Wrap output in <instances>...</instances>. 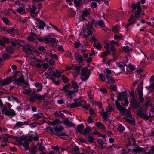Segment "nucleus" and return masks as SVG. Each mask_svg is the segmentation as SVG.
Masks as SVG:
<instances>
[{"label": "nucleus", "instance_id": "55", "mask_svg": "<svg viewBox=\"0 0 154 154\" xmlns=\"http://www.w3.org/2000/svg\"><path fill=\"white\" fill-rule=\"evenodd\" d=\"M51 38L49 37L48 38H46L44 40V42L46 43H48L50 42Z\"/></svg>", "mask_w": 154, "mask_h": 154}, {"label": "nucleus", "instance_id": "22", "mask_svg": "<svg viewBox=\"0 0 154 154\" xmlns=\"http://www.w3.org/2000/svg\"><path fill=\"white\" fill-rule=\"evenodd\" d=\"M81 106V103L80 102H75V103L70 105L69 107L71 108H74Z\"/></svg>", "mask_w": 154, "mask_h": 154}, {"label": "nucleus", "instance_id": "45", "mask_svg": "<svg viewBox=\"0 0 154 154\" xmlns=\"http://www.w3.org/2000/svg\"><path fill=\"white\" fill-rule=\"evenodd\" d=\"M2 57L5 60H8L10 58V57L8 54L5 53L3 54Z\"/></svg>", "mask_w": 154, "mask_h": 154}, {"label": "nucleus", "instance_id": "1", "mask_svg": "<svg viewBox=\"0 0 154 154\" xmlns=\"http://www.w3.org/2000/svg\"><path fill=\"white\" fill-rule=\"evenodd\" d=\"M63 130V128L61 126H56L54 129L55 133L54 134L60 137L62 139H64V137H62L61 136L68 137V135L62 132Z\"/></svg>", "mask_w": 154, "mask_h": 154}, {"label": "nucleus", "instance_id": "60", "mask_svg": "<svg viewBox=\"0 0 154 154\" xmlns=\"http://www.w3.org/2000/svg\"><path fill=\"white\" fill-rule=\"evenodd\" d=\"M81 43L79 42H75L74 43V45L75 46V47L77 48L79 47V46L81 45Z\"/></svg>", "mask_w": 154, "mask_h": 154}, {"label": "nucleus", "instance_id": "16", "mask_svg": "<svg viewBox=\"0 0 154 154\" xmlns=\"http://www.w3.org/2000/svg\"><path fill=\"white\" fill-rule=\"evenodd\" d=\"M132 8L133 10H135L137 8V10H141V8L140 6V2H138L137 4H133L132 6Z\"/></svg>", "mask_w": 154, "mask_h": 154}, {"label": "nucleus", "instance_id": "36", "mask_svg": "<svg viewBox=\"0 0 154 154\" xmlns=\"http://www.w3.org/2000/svg\"><path fill=\"white\" fill-rule=\"evenodd\" d=\"M74 2L75 4V5L76 7L80 6L81 5H82V0H75L74 1Z\"/></svg>", "mask_w": 154, "mask_h": 154}, {"label": "nucleus", "instance_id": "23", "mask_svg": "<svg viewBox=\"0 0 154 154\" xmlns=\"http://www.w3.org/2000/svg\"><path fill=\"white\" fill-rule=\"evenodd\" d=\"M75 60H77L78 62L79 63H81L83 62V57L80 54H78V55L76 56L75 57Z\"/></svg>", "mask_w": 154, "mask_h": 154}, {"label": "nucleus", "instance_id": "50", "mask_svg": "<svg viewBox=\"0 0 154 154\" xmlns=\"http://www.w3.org/2000/svg\"><path fill=\"white\" fill-rule=\"evenodd\" d=\"M69 11L70 14V16L72 17H73L75 15V12L71 9L69 10Z\"/></svg>", "mask_w": 154, "mask_h": 154}, {"label": "nucleus", "instance_id": "57", "mask_svg": "<svg viewBox=\"0 0 154 154\" xmlns=\"http://www.w3.org/2000/svg\"><path fill=\"white\" fill-rule=\"evenodd\" d=\"M93 28L92 25L89 23L86 26V29L87 30H91L93 29Z\"/></svg>", "mask_w": 154, "mask_h": 154}, {"label": "nucleus", "instance_id": "8", "mask_svg": "<svg viewBox=\"0 0 154 154\" xmlns=\"http://www.w3.org/2000/svg\"><path fill=\"white\" fill-rule=\"evenodd\" d=\"M118 94L117 99L119 101L121 100L122 99H124L127 98V94L125 93L119 92Z\"/></svg>", "mask_w": 154, "mask_h": 154}, {"label": "nucleus", "instance_id": "11", "mask_svg": "<svg viewBox=\"0 0 154 154\" xmlns=\"http://www.w3.org/2000/svg\"><path fill=\"white\" fill-rule=\"evenodd\" d=\"M106 77L107 79L106 82L110 84L113 83L115 82V80L113 79V78L112 76L106 75Z\"/></svg>", "mask_w": 154, "mask_h": 154}, {"label": "nucleus", "instance_id": "10", "mask_svg": "<svg viewBox=\"0 0 154 154\" xmlns=\"http://www.w3.org/2000/svg\"><path fill=\"white\" fill-rule=\"evenodd\" d=\"M23 7H20L16 9V11L20 14H23L26 13L25 10L24 8L25 7V5H22Z\"/></svg>", "mask_w": 154, "mask_h": 154}, {"label": "nucleus", "instance_id": "52", "mask_svg": "<svg viewBox=\"0 0 154 154\" xmlns=\"http://www.w3.org/2000/svg\"><path fill=\"white\" fill-rule=\"evenodd\" d=\"M49 56L50 57L54 58L55 59H58V56L55 54H50Z\"/></svg>", "mask_w": 154, "mask_h": 154}, {"label": "nucleus", "instance_id": "28", "mask_svg": "<svg viewBox=\"0 0 154 154\" xmlns=\"http://www.w3.org/2000/svg\"><path fill=\"white\" fill-rule=\"evenodd\" d=\"M117 109L119 110V111H120L121 114L123 115L125 113V110L124 107H123L121 106H120L118 107Z\"/></svg>", "mask_w": 154, "mask_h": 154}, {"label": "nucleus", "instance_id": "32", "mask_svg": "<svg viewBox=\"0 0 154 154\" xmlns=\"http://www.w3.org/2000/svg\"><path fill=\"white\" fill-rule=\"evenodd\" d=\"M47 131L51 134H54L55 133V131H53V128L51 127H47L46 128Z\"/></svg>", "mask_w": 154, "mask_h": 154}, {"label": "nucleus", "instance_id": "34", "mask_svg": "<svg viewBox=\"0 0 154 154\" xmlns=\"http://www.w3.org/2000/svg\"><path fill=\"white\" fill-rule=\"evenodd\" d=\"M94 47H96L98 50H100L101 48V46L99 41L97 43H94Z\"/></svg>", "mask_w": 154, "mask_h": 154}, {"label": "nucleus", "instance_id": "39", "mask_svg": "<svg viewBox=\"0 0 154 154\" xmlns=\"http://www.w3.org/2000/svg\"><path fill=\"white\" fill-rule=\"evenodd\" d=\"M91 131V128L90 127L87 126V127L85 129L83 134L84 135H86L90 131Z\"/></svg>", "mask_w": 154, "mask_h": 154}, {"label": "nucleus", "instance_id": "12", "mask_svg": "<svg viewBox=\"0 0 154 154\" xmlns=\"http://www.w3.org/2000/svg\"><path fill=\"white\" fill-rule=\"evenodd\" d=\"M84 126L83 124L79 125L77 127L76 131L77 133L80 132L81 133H83V129L84 128Z\"/></svg>", "mask_w": 154, "mask_h": 154}, {"label": "nucleus", "instance_id": "49", "mask_svg": "<svg viewBox=\"0 0 154 154\" xmlns=\"http://www.w3.org/2000/svg\"><path fill=\"white\" fill-rule=\"evenodd\" d=\"M72 85L73 88H78L79 87V85L77 84L76 82L72 81Z\"/></svg>", "mask_w": 154, "mask_h": 154}, {"label": "nucleus", "instance_id": "54", "mask_svg": "<svg viewBox=\"0 0 154 154\" xmlns=\"http://www.w3.org/2000/svg\"><path fill=\"white\" fill-rule=\"evenodd\" d=\"M102 115L103 116V118L105 119H107V116L108 115L107 112H104L102 114Z\"/></svg>", "mask_w": 154, "mask_h": 154}, {"label": "nucleus", "instance_id": "26", "mask_svg": "<svg viewBox=\"0 0 154 154\" xmlns=\"http://www.w3.org/2000/svg\"><path fill=\"white\" fill-rule=\"evenodd\" d=\"M96 125L100 129L104 130L105 129V126L102 124L100 122L96 123Z\"/></svg>", "mask_w": 154, "mask_h": 154}, {"label": "nucleus", "instance_id": "4", "mask_svg": "<svg viewBox=\"0 0 154 154\" xmlns=\"http://www.w3.org/2000/svg\"><path fill=\"white\" fill-rule=\"evenodd\" d=\"M22 46L23 51L26 53H31L35 51L34 48L28 45H26Z\"/></svg>", "mask_w": 154, "mask_h": 154}, {"label": "nucleus", "instance_id": "2", "mask_svg": "<svg viewBox=\"0 0 154 154\" xmlns=\"http://www.w3.org/2000/svg\"><path fill=\"white\" fill-rule=\"evenodd\" d=\"M91 72L85 68H84L82 70L80 75L81 79L82 81H86L87 80L90 76Z\"/></svg>", "mask_w": 154, "mask_h": 154}, {"label": "nucleus", "instance_id": "58", "mask_svg": "<svg viewBox=\"0 0 154 154\" xmlns=\"http://www.w3.org/2000/svg\"><path fill=\"white\" fill-rule=\"evenodd\" d=\"M118 130L120 131H123L125 130V128L122 125H120L118 127Z\"/></svg>", "mask_w": 154, "mask_h": 154}, {"label": "nucleus", "instance_id": "47", "mask_svg": "<svg viewBox=\"0 0 154 154\" xmlns=\"http://www.w3.org/2000/svg\"><path fill=\"white\" fill-rule=\"evenodd\" d=\"M141 10L139 11V10H137L136 11L135 13V18H137L140 14L141 11Z\"/></svg>", "mask_w": 154, "mask_h": 154}, {"label": "nucleus", "instance_id": "5", "mask_svg": "<svg viewBox=\"0 0 154 154\" xmlns=\"http://www.w3.org/2000/svg\"><path fill=\"white\" fill-rule=\"evenodd\" d=\"M12 81V77L5 79L3 80H2L0 82V85L2 86H3L8 85L11 83Z\"/></svg>", "mask_w": 154, "mask_h": 154}, {"label": "nucleus", "instance_id": "19", "mask_svg": "<svg viewBox=\"0 0 154 154\" xmlns=\"http://www.w3.org/2000/svg\"><path fill=\"white\" fill-rule=\"evenodd\" d=\"M89 15V12L87 10L84 11L82 12V16L83 20H86L85 17L88 16Z\"/></svg>", "mask_w": 154, "mask_h": 154}, {"label": "nucleus", "instance_id": "37", "mask_svg": "<svg viewBox=\"0 0 154 154\" xmlns=\"http://www.w3.org/2000/svg\"><path fill=\"white\" fill-rule=\"evenodd\" d=\"M133 151L135 152H140L143 151V149L140 147H137L136 148L132 149Z\"/></svg>", "mask_w": 154, "mask_h": 154}, {"label": "nucleus", "instance_id": "30", "mask_svg": "<svg viewBox=\"0 0 154 154\" xmlns=\"http://www.w3.org/2000/svg\"><path fill=\"white\" fill-rule=\"evenodd\" d=\"M35 97L36 99L41 100L45 98V96L44 95H41L38 94H35Z\"/></svg>", "mask_w": 154, "mask_h": 154}, {"label": "nucleus", "instance_id": "64", "mask_svg": "<svg viewBox=\"0 0 154 154\" xmlns=\"http://www.w3.org/2000/svg\"><path fill=\"white\" fill-rule=\"evenodd\" d=\"M150 116L151 117L154 116V109H153L151 111L150 114Z\"/></svg>", "mask_w": 154, "mask_h": 154}, {"label": "nucleus", "instance_id": "17", "mask_svg": "<svg viewBox=\"0 0 154 154\" xmlns=\"http://www.w3.org/2000/svg\"><path fill=\"white\" fill-rule=\"evenodd\" d=\"M43 117V115L42 113L35 114L33 115L34 119H39Z\"/></svg>", "mask_w": 154, "mask_h": 154}, {"label": "nucleus", "instance_id": "31", "mask_svg": "<svg viewBox=\"0 0 154 154\" xmlns=\"http://www.w3.org/2000/svg\"><path fill=\"white\" fill-rule=\"evenodd\" d=\"M30 12L32 14H34L35 13L36 8L35 6L33 5L31 8L30 6L29 7Z\"/></svg>", "mask_w": 154, "mask_h": 154}, {"label": "nucleus", "instance_id": "20", "mask_svg": "<svg viewBox=\"0 0 154 154\" xmlns=\"http://www.w3.org/2000/svg\"><path fill=\"white\" fill-rule=\"evenodd\" d=\"M64 124L68 127H74L75 125L71 122H70L68 119H66L64 122Z\"/></svg>", "mask_w": 154, "mask_h": 154}, {"label": "nucleus", "instance_id": "43", "mask_svg": "<svg viewBox=\"0 0 154 154\" xmlns=\"http://www.w3.org/2000/svg\"><path fill=\"white\" fill-rule=\"evenodd\" d=\"M138 100L140 103H142L144 100V99L143 95H138Z\"/></svg>", "mask_w": 154, "mask_h": 154}, {"label": "nucleus", "instance_id": "15", "mask_svg": "<svg viewBox=\"0 0 154 154\" xmlns=\"http://www.w3.org/2000/svg\"><path fill=\"white\" fill-rule=\"evenodd\" d=\"M15 82L20 85H22L23 83H25V84H26L24 82V79L22 77L17 79Z\"/></svg>", "mask_w": 154, "mask_h": 154}, {"label": "nucleus", "instance_id": "33", "mask_svg": "<svg viewBox=\"0 0 154 154\" xmlns=\"http://www.w3.org/2000/svg\"><path fill=\"white\" fill-rule=\"evenodd\" d=\"M55 72L54 73L53 76L57 78H59L60 77V74L62 72H60L56 69H55Z\"/></svg>", "mask_w": 154, "mask_h": 154}, {"label": "nucleus", "instance_id": "40", "mask_svg": "<svg viewBox=\"0 0 154 154\" xmlns=\"http://www.w3.org/2000/svg\"><path fill=\"white\" fill-rule=\"evenodd\" d=\"M24 123L22 122H17L15 125L14 126V128H18L19 127L22 126L24 125Z\"/></svg>", "mask_w": 154, "mask_h": 154}, {"label": "nucleus", "instance_id": "35", "mask_svg": "<svg viewBox=\"0 0 154 154\" xmlns=\"http://www.w3.org/2000/svg\"><path fill=\"white\" fill-rule=\"evenodd\" d=\"M55 115L57 117H59L63 118L64 117V114L61 112H55Z\"/></svg>", "mask_w": 154, "mask_h": 154}, {"label": "nucleus", "instance_id": "3", "mask_svg": "<svg viewBox=\"0 0 154 154\" xmlns=\"http://www.w3.org/2000/svg\"><path fill=\"white\" fill-rule=\"evenodd\" d=\"M2 111L3 114H4L6 116H14L16 115L15 112L13 109H8L5 106L3 107L2 109Z\"/></svg>", "mask_w": 154, "mask_h": 154}, {"label": "nucleus", "instance_id": "42", "mask_svg": "<svg viewBox=\"0 0 154 154\" xmlns=\"http://www.w3.org/2000/svg\"><path fill=\"white\" fill-rule=\"evenodd\" d=\"M112 30L116 33H119V28L117 26H116L113 28L112 29Z\"/></svg>", "mask_w": 154, "mask_h": 154}, {"label": "nucleus", "instance_id": "9", "mask_svg": "<svg viewBox=\"0 0 154 154\" xmlns=\"http://www.w3.org/2000/svg\"><path fill=\"white\" fill-rule=\"evenodd\" d=\"M36 26H38L39 29L43 28L45 26V24L43 21L37 20Z\"/></svg>", "mask_w": 154, "mask_h": 154}, {"label": "nucleus", "instance_id": "44", "mask_svg": "<svg viewBox=\"0 0 154 154\" xmlns=\"http://www.w3.org/2000/svg\"><path fill=\"white\" fill-rule=\"evenodd\" d=\"M98 24L100 27H104L105 26V24L103 20L99 21Z\"/></svg>", "mask_w": 154, "mask_h": 154}, {"label": "nucleus", "instance_id": "51", "mask_svg": "<svg viewBox=\"0 0 154 154\" xmlns=\"http://www.w3.org/2000/svg\"><path fill=\"white\" fill-rule=\"evenodd\" d=\"M2 20L3 22L6 24L8 25L10 23L9 20L7 19L3 18H2Z\"/></svg>", "mask_w": 154, "mask_h": 154}, {"label": "nucleus", "instance_id": "14", "mask_svg": "<svg viewBox=\"0 0 154 154\" xmlns=\"http://www.w3.org/2000/svg\"><path fill=\"white\" fill-rule=\"evenodd\" d=\"M146 111L145 112V113L143 112H142L140 113V115L142 118L145 119H149L151 117L150 116V115L149 116L146 115Z\"/></svg>", "mask_w": 154, "mask_h": 154}, {"label": "nucleus", "instance_id": "46", "mask_svg": "<svg viewBox=\"0 0 154 154\" xmlns=\"http://www.w3.org/2000/svg\"><path fill=\"white\" fill-rule=\"evenodd\" d=\"M109 88L113 91H117V86L114 85H112L109 86Z\"/></svg>", "mask_w": 154, "mask_h": 154}, {"label": "nucleus", "instance_id": "63", "mask_svg": "<svg viewBox=\"0 0 154 154\" xmlns=\"http://www.w3.org/2000/svg\"><path fill=\"white\" fill-rule=\"evenodd\" d=\"M154 152V146H152L151 147V149L149 151V153L150 154H151L153 153Z\"/></svg>", "mask_w": 154, "mask_h": 154}, {"label": "nucleus", "instance_id": "38", "mask_svg": "<svg viewBox=\"0 0 154 154\" xmlns=\"http://www.w3.org/2000/svg\"><path fill=\"white\" fill-rule=\"evenodd\" d=\"M69 85H66L65 86H64L63 88L61 89L62 91H64V92L66 93L67 91H68V90L69 89Z\"/></svg>", "mask_w": 154, "mask_h": 154}, {"label": "nucleus", "instance_id": "6", "mask_svg": "<svg viewBox=\"0 0 154 154\" xmlns=\"http://www.w3.org/2000/svg\"><path fill=\"white\" fill-rule=\"evenodd\" d=\"M10 42L8 38L3 37L2 39H0V44L2 46L4 47L5 46V44H8Z\"/></svg>", "mask_w": 154, "mask_h": 154}, {"label": "nucleus", "instance_id": "13", "mask_svg": "<svg viewBox=\"0 0 154 154\" xmlns=\"http://www.w3.org/2000/svg\"><path fill=\"white\" fill-rule=\"evenodd\" d=\"M38 148L35 146H34L29 150L30 154H35L37 151Z\"/></svg>", "mask_w": 154, "mask_h": 154}, {"label": "nucleus", "instance_id": "41", "mask_svg": "<svg viewBox=\"0 0 154 154\" xmlns=\"http://www.w3.org/2000/svg\"><path fill=\"white\" fill-rule=\"evenodd\" d=\"M118 66L121 68L122 69H123L124 67L126 66V64L125 63H123L122 62H120L117 64Z\"/></svg>", "mask_w": 154, "mask_h": 154}, {"label": "nucleus", "instance_id": "21", "mask_svg": "<svg viewBox=\"0 0 154 154\" xmlns=\"http://www.w3.org/2000/svg\"><path fill=\"white\" fill-rule=\"evenodd\" d=\"M27 136H22L20 138V140L18 141L19 145H21L22 144L23 142L26 140Z\"/></svg>", "mask_w": 154, "mask_h": 154}, {"label": "nucleus", "instance_id": "61", "mask_svg": "<svg viewBox=\"0 0 154 154\" xmlns=\"http://www.w3.org/2000/svg\"><path fill=\"white\" fill-rule=\"evenodd\" d=\"M35 98L33 96H31L29 99V101L32 103L34 102L35 100Z\"/></svg>", "mask_w": 154, "mask_h": 154}, {"label": "nucleus", "instance_id": "29", "mask_svg": "<svg viewBox=\"0 0 154 154\" xmlns=\"http://www.w3.org/2000/svg\"><path fill=\"white\" fill-rule=\"evenodd\" d=\"M123 50L125 52L129 53L132 51V49L129 46H124L123 48Z\"/></svg>", "mask_w": 154, "mask_h": 154}, {"label": "nucleus", "instance_id": "7", "mask_svg": "<svg viewBox=\"0 0 154 154\" xmlns=\"http://www.w3.org/2000/svg\"><path fill=\"white\" fill-rule=\"evenodd\" d=\"M131 103L132 106L135 109L138 108L140 106V103L137 102L134 99V97L133 96Z\"/></svg>", "mask_w": 154, "mask_h": 154}, {"label": "nucleus", "instance_id": "59", "mask_svg": "<svg viewBox=\"0 0 154 154\" xmlns=\"http://www.w3.org/2000/svg\"><path fill=\"white\" fill-rule=\"evenodd\" d=\"M55 69H51L50 68L49 69V73L51 75L53 76V75H54V73L55 72Z\"/></svg>", "mask_w": 154, "mask_h": 154}, {"label": "nucleus", "instance_id": "27", "mask_svg": "<svg viewBox=\"0 0 154 154\" xmlns=\"http://www.w3.org/2000/svg\"><path fill=\"white\" fill-rule=\"evenodd\" d=\"M143 87L142 86H138V88L137 89V92L138 95H143Z\"/></svg>", "mask_w": 154, "mask_h": 154}, {"label": "nucleus", "instance_id": "56", "mask_svg": "<svg viewBox=\"0 0 154 154\" xmlns=\"http://www.w3.org/2000/svg\"><path fill=\"white\" fill-rule=\"evenodd\" d=\"M99 76L100 77V79L103 81H105V77L104 75H103V74H100L99 75Z\"/></svg>", "mask_w": 154, "mask_h": 154}, {"label": "nucleus", "instance_id": "25", "mask_svg": "<svg viewBox=\"0 0 154 154\" xmlns=\"http://www.w3.org/2000/svg\"><path fill=\"white\" fill-rule=\"evenodd\" d=\"M6 51L7 52L10 54H12L14 53V49L10 46L6 47Z\"/></svg>", "mask_w": 154, "mask_h": 154}, {"label": "nucleus", "instance_id": "48", "mask_svg": "<svg viewBox=\"0 0 154 154\" xmlns=\"http://www.w3.org/2000/svg\"><path fill=\"white\" fill-rule=\"evenodd\" d=\"M75 93V91L72 90L68 91L66 93L65 95L67 96H70Z\"/></svg>", "mask_w": 154, "mask_h": 154}, {"label": "nucleus", "instance_id": "62", "mask_svg": "<svg viewBox=\"0 0 154 154\" xmlns=\"http://www.w3.org/2000/svg\"><path fill=\"white\" fill-rule=\"evenodd\" d=\"M80 34L81 35L83 36V37L85 38H88V35L84 34V31L81 33Z\"/></svg>", "mask_w": 154, "mask_h": 154}, {"label": "nucleus", "instance_id": "18", "mask_svg": "<svg viewBox=\"0 0 154 154\" xmlns=\"http://www.w3.org/2000/svg\"><path fill=\"white\" fill-rule=\"evenodd\" d=\"M131 119L128 118H124V119L125 121L129 123L134 125L135 123V120L134 119L132 118H130Z\"/></svg>", "mask_w": 154, "mask_h": 154}, {"label": "nucleus", "instance_id": "24", "mask_svg": "<svg viewBox=\"0 0 154 154\" xmlns=\"http://www.w3.org/2000/svg\"><path fill=\"white\" fill-rule=\"evenodd\" d=\"M29 144V142L26 140L23 142L22 145L25 148L26 150H27L29 149L28 145Z\"/></svg>", "mask_w": 154, "mask_h": 154}, {"label": "nucleus", "instance_id": "53", "mask_svg": "<svg viewBox=\"0 0 154 154\" xmlns=\"http://www.w3.org/2000/svg\"><path fill=\"white\" fill-rule=\"evenodd\" d=\"M61 77L64 83H66L69 80L67 77H65L63 75H62Z\"/></svg>", "mask_w": 154, "mask_h": 154}]
</instances>
